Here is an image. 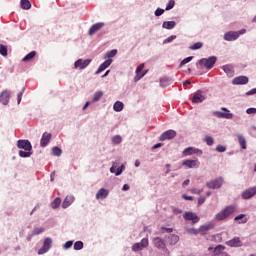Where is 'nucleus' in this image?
Instances as JSON below:
<instances>
[{"instance_id":"obj_10","label":"nucleus","mask_w":256,"mask_h":256,"mask_svg":"<svg viewBox=\"0 0 256 256\" xmlns=\"http://www.w3.org/2000/svg\"><path fill=\"white\" fill-rule=\"evenodd\" d=\"M91 64V59H78L75 63H74V67L75 69H86V67H89V65Z\"/></svg>"},{"instance_id":"obj_42","label":"nucleus","mask_w":256,"mask_h":256,"mask_svg":"<svg viewBox=\"0 0 256 256\" xmlns=\"http://www.w3.org/2000/svg\"><path fill=\"white\" fill-rule=\"evenodd\" d=\"M193 61V56H189L181 61L180 67H183V65H187V63H191Z\"/></svg>"},{"instance_id":"obj_51","label":"nucleus","mask_w":256,"mask_h":256,"mask_svg":"<svg viewBox=\"0 0 256 256\" xmlns=\"http://www.w3.org/2000/svg\"><path fill=\"white\" fill-rule=\"evenodd\" d=\"M164 13H165V10H164V9L158 8V9H156L154 15H155L156 17H161V15H163Z\"/></svg>"},{"instance_id":"obj_47","label":"nucleus","mask_w":256,"mask_h":256,"mask_svg":"<svg viewBox=\"0 0 256 256\" xmlns=\"http://www.w3.org/2000/svg\"><path fill=\"white\" fill-rule=\"evenodd\" d=\"M140 245H142L143 249H145V247H149V239L143 238L140 242Z\"/></svg>"},{"instance_id":"obj_5","label":"nucleus","mask_w":256,"mask_h":256,"mask_svg":"<svg viewBox=\"0 0 256 256\" xmlns=\"http://www.w3.org/2000/svg\"><path fill=\"white\" fill-rule=\"evenodd\" d=\"M223 185V178H217L206 183L208 189H221Z\"/></svg>"},{"instance_id":"obj_11","label":"nucleus","mask_w":256,"mask_h":256,"mask_svg":"<svg viewBox=\"0 0 256 256\" xmlns=\"http://www.w3.org/2000/svg\"><path fill=\"white\" fill-rule=\"evenodd\" d=\"M182 165L188 167V169H198V167L201 165V162H199V160H184Z\"/></svg>"},{"instance_id":"obj_38","label":"nucleus","mask_w":256,"mask_h":256,"mask_svg":"<svg viewBox=\"0 0 256 256\" xmlns=\"http://www.w3.org/2000/svg\"><path fill=\"white\" fill-rule=\"evenodd\" d=\"M81 249H83V241H76L74 243V250L81 251Z\"/></svg>"},{"instance_id":"obj_29","label":"nucleus","mask_w":256,"mask_h":256,"mask_svg":"<svg viewBox=\"0 0 256 256\" xmlns=\"http://www.w3.org/2000/svg\"><path fill=\"white\" fill-rule=\"evenodd\" d=\"M123 107H125V105L123 104V102L121 101H116L114 103L113 109L114 111H116L117 113H119V111H123Z\"/></svg>"},{"instance_id":"obj_27","label":"nucleus","mask_w":256,"mask_h":256,"mask_svg":"<svg viewBox=\"0 0 256 256\" xmlns=\"http://www.w3.org/2000/svg\"><path fill=\"white\" fill-rule=\"evenodd\" d=\"M154 245L158 249H165V242L161 238H155L154 239Z\"/></svg>"},{"instance_id":"obj_26","label":"nucleus","mask_w":256,"mask_h":256,"mask_svg":"<svg viewBox=\"0 0 256 256\" xmlns=\"http://www.w3.org/2000/svg\"><path fill=\"white\" fill-rule=\"evenodd\" d=\"M177 23L175 21H165L162 24L163 29H175Z\"/></svg>"},{"instance_id":"obj_33","label":"nucleus","mask_w":256,"mask_h":256,"mask_svg":"<svg viewBox=\"0 0 256 256\" xmlns=\"http://www.w3.org/2000/svg\"><path fill=\"white\" fill-rule=\"evenodd\" d=\"M223 251H225V246L223 245H218L215 249H214V256L217 255H221V253H223Z\"/></svg>"},{"instance_id":"obj_46","label":"nucleus","mask_w":256,"mask_h":256,"mask_svg":"<svg viewBox=\"0 0 256 256\" xmlns=\"http://www.w3.org/2000/svg\"><path fill=\"white\" fill-rule=\"evenodd\" d=\"M175 7V0H170L169 3L166 6V11H171Z\"/></svg>"},{"instance_id":"obj_55","label":"nucleus","mask_w":256,"mask_h":256,"mask_svg":"<svg viewBox=\"0 0 256 256\" xmlns=\"http://www.w3.org/2000/svg\"><path fill=\"white\" fill-rule=\"evenodd\" d=\"M199 231H200L201 233H205V231H209V226H207V225L201 226V227L199 228Z\"/></svg>"},{"instance_id":"obj_57","label":"nucleus","mask_w":256,"mask_h":256,"mask_svg":"<svg viewBox=\"0 0 256 256\" xmlns=\"http://www.w3.org/2000/svg\"><path fill=\"white\" fill-rule=\"evenodd\" d=\"M238 34V37H240V35H245V33H247L246 29H241L239 31L236 32Z\"/></svg>"},{"instance_id":"obj_45","label":"nucleus","mask_w":256,"mask_h":256,"mask_svg":"<svg viewBox=\"0 0 256 256\" xmlns=\"http://www.w3.org/2000/svg\"><path fill=\"white\" fill-rule=\"evenodd\" d=\"M143 249V246L141 245V243H135L132 246V251H141Z\"/></svg>"},{"instance_id":"obj_35","label":"nucleus","mask_w":256,"mask_h":256,"mask_svg":"<svg viewBox=\"0 0 256 256\" xmlns=\"http://www.w3.org/2000/svg\"><path fill=\"white\" fill-rule=\"evenodd\" d=\"M170 245H176L179 242V237L175 234L170 235Z\"/></svg>"},{"instance_id":"obj_2","label":"nucleus","mask_w":256,"mask_h":256,"mask_svg":"<svg viewBox=\"0 0 256 256\" xmlns=\"http://www.w3.org/2000/svg\"><path fill=\"white\" fill-rule=\"evenodd\" d=\"M235 206H226L222 211L215 215L216 221H225L228 217H231L235 213Z\"/></svg>"},{"instance_id":"obj_15","label":"nucleus","mask_w":256,"mask_h":256,"mask_svg":"<svg viewBox=\"0 0 256 256\" xmlns=\"http://www.w3.org/2000/svg\"><path fill=\"white\" fill-rule=\"evenodd\" d=\"M255 195H256V186L245 190L242 193V199H251V197H255Z\"/></svg>"},{"instance_id":"obj_21","label":"nucleus","mask_w":256,"mask_h":256,"mask_svg":"<svg viewBox=\"0 0 256 256\" xmlns=\"http://www.w3.org/2000/svg\"><path fill=\"white\" fill-rule=\"evenodd\" d=\"M109 197V190L105 188H101L97 193H96V199H107Z\"/></svg>"},{"instance_id":"obj_58","label":"nucleus","mask_w":256,"mask_h":256,"mask_svg":"<svg viewBox=\"0 0 256 256\" xmlns=\"http://www.w3.org/2000/svg\"><path fill=\"white\" fill-rule=\"evenodd\" d=\"M205 203V197L198 198V205H203Z\"/></svg>"},{"instance_id":"obj_49","label":"nucleus","mask_w":256,"mask_h":256,"mask_svg":"<svg viewBox=\"0 0 256 256\" xmlns=\"http://www.w3.org/2000/svg\"><path fill=\"white\" fill-rule=\"evenodd\" d=\"M187 233H189L190 235H198L199 234V230H197L195 228H188L187 229Z\"/></svg>"},{"instance_id":"obj_48","label":"nucleus","mask_w":256,"mask_h":256,"mask_svg":"<svg viewBox=\"0 0 256 256\" xmlns=\"http://www.w3.org/2000/svg\"><path fill=\"white\" fill-rule=\"evenodd\" d=\"M216 151H217L218 153H225V151H227V148H226L225 146H223V145H218V146L216 147Z\"/></svg>"},{"instance_id":"obj_60","label":"nucleus","mask_w":256,"mask_h":256,"mask_svg":"<svg viewBox=\"0 0 256 256\" xmlns=\"http://www.w3.org/2000/svg\"><path fill=\"white\" fill-rule=\"evenodd\" d=\"M23 91H25V90H23ZM23 91L20 92V93L18 94V96H17L18 103H21V99H22V97H23Z\"/></svg>"},{"instance_id":"obj_22","label":"nucleus","mask_w":256,"mask_h":256,"mask_svg":"<svg viewBox=\"0 0 256 256\" xmlns=\"http://www.w3.org/2000/svg\"><path fill=\"white\" fill-rule=\"evenodd\" d=\"M205 101V96L201 94V92L194 93V96L192 97V103H203Z\"/></svg>"},{"instance_id":"obj_43","label":"nucleus","mask_w":256,"mask_h":256,"mask_svg":"<svg viewBox=\"0 0 256 256\" xmlns=\"http://www.w3.org/2000/svg\"><path fill=\"white\" fill-rule=\"evenodd\" d=\"M205 143L207 145H209L211 147V145H213V143H215V141L213 140V137L211 136H206L204 139Z\"/></svg>"},{"instance_id":"obj_56","label":"nucleus","mask_w":256,"mask_h":256,"mask_svg":"<svg viewBox=\"0 0 256 256\" xmlns=\"http://www.w3.org/2000/svg\"><path fill=\"white\" fill-rule=\"evenodd\" d=\"M121 173H123V166L117 168L115 175L119 176V175H121Z\"/></svg>"},{"instance_id":"obj_39","label":"nucleus","mask_w":256,"mask_h":256,"mask_svg":"<svg viewBox=\"0 0 256 256\" xmlns=\"http://www.w3.org/2000/svg\"><path fill=\"white\" fill-rule=\"evenodd\" d=\"M0 55L7 57V46L0 44Z\"/></svg>"},{"instance_id":"obj_19","label":"nucleus","mask_w":256,"mask_h":256,"mask_svg":"<svg viewBox=\"0 0 256 256\" xmlns=\"http://www.w3.org/2000/svg\"><path fill=\"white\" fill-rule=\"evenodd\" d=\"M226 245H228V247H241L243 242H241L239 237H234L232 240L227 241Z\"/></svg>"},{"instance_id":"obj_31","label":"nucleus","mask_w":256,"mask_h":256,"mask_svg":"<svg viewBox=\"0 0 256 256\" xmlns=\"http://www.w3.org/2000/svg\"><path fill=\"white\" fill-rule=\"evenodd\" d=\"M59 205H61V198L57 197L51 203V208L52 209H59Z\"/></svg>"},{"instance_id":"obj_41","label":"nucleus","mask_w":256,"mask_h":256,"mask_svg":"<svg viewBox=\"0 0 256 256\" xmlns=\"http://www.w3.org/2000/svg\"><path fill=\"white\" fill-rule=\"evenodd\" d=\"M45 231V228H35L32 232V236H35V235H41V233H43Z\"/></svg>"},{"instance_id":"obj_63","label":"nucleus","mask_w":256,"mask_h":256,"mask_svg":"<svg viewBox=\"0 0 256 256\" xmlns=\"http://www.w3.org/2000/svg\"><path fill=\"white\" fill-rule=\"evenodd\" d=\"M117 166H115V164L110 168V173H116L115 169Z\"/></svg>"},{"instance_id":"obj_40","label":"nucleus","mask_w":256,"mask_h":256,"mask_svg":"<svg viewBox=\"0 0 256 256\" xmlns=\"http://www.w3.org/2000/svg\"><path fill=\"white\" fill-rule=\"evenodd\" d=\"M121 141H123V139L121 138L120 135H116L112 137V143H114V145H119Z\"/></svg>"},{"instance_id":"obj_62","label":"nucleus","mask_w":256,"mask_h":256,"mask_svg":"<svg viewBox=\"0 0 256 256\" xmlns=\"http://www.w3.org/2000/svg\"><path fill=\"white\" fill-rule=\"evenodd\" d=\"M189 183H191V180L186 179V180L183 182L182 186H183V187H187V185H189Z\"/></svg>"},{"instance_id":"obj_37","label":"nucleus","mask_w":256,"mask_h":256,"mask_svg":"<svg viewBox=\"0 0 256 256\" xmlns=\"http://www.w3.org/2000/svg\"><path fill=\"white\" fill-rule=\"evenodd\" d=\"M203 44L201 42H196L192 46L189 47L191 51H197V49H201Z\"/></svg>"},{"instance_id":"obj_34","label":"nucleus","mask_w":256,"mask_h":256,"mask_svg":"<svg viewBox=\"0 0 256 256\" xmlns=\"http://www.w3.org/2000/svg\"><path fill=\"white\" fill-rule=\"evenodd\" d=\"M61 153H63V150H61V148L57 146L52 148V155H55V157H61Z\"/></svg>"},{"instance_id":"obj_8","label":"nucleus","mask_w":256,"mask_h":256,"mask_svg":"<svg viewBox=\"0 0 256 256\" xmlns=\"http://www.w3.org/2000/svg\"><path fill=\"white\" fill-rule=\"evenodd\" d=\"M182 155L184 157H189V155H203V151H201L195 147H188L183 150Z\"/></svg>"},{"instance_id":"obj_44","label":"nucleus","mask_w":256,"mask_h":256,"mask_svg":"<svg viewBox=\"0 0 256 256\" xmlns=\"http://www.w3.org/2000/svg\"><path fill=\"white\" fill-rule=\"evenodd\" d=\"M115 55H117L116 49L106 52V57H108V59H111V57H115Z\"/></svg>"},{"instance_id":"obj_9","label":"nucleus","mask_w":256,"mask_h":256,"mask_svg":"<svg viewBox=\"0 0 256 256\" xmlns=\"http://www.w3.org/2000/svg\"><path fill=\"white\" fill-rule=\"evenodd\" d=\"M183 218L186 221H192V225H195V223H199V216L193 212H185L183 214Z\"/></svg>"},{"instance_id":"obj_32","label":"nucleus","mask_w":256,"mask_h":256,"mask_svg":"<svg viewBox=\"0 0 256 256\" xmlns=\"http://www.w3.org/2000/svg\"><path fill=\"white\" fill-rule=\"evenodd\" d=\"M101 97H103V91L95 92V94L92 98V103H97V101H99V99H101Z\"/></svg>"},{"instance_id":"obj_7","label":"nucleus","mask_w":256,"mask_h":256,"mask_svg":"<svg viewBox=\"0 0 256 256\" xmlns=\"http://www.w3.org/2000/svg\"><path fill=\"white\" fill-rule=\"evenodd\" d=\"M53 245V240L51 238H45L42 248L38 250V255H45Z\"/></svg>"},{"instance_id":"obj_17","label":"nucleus","mask_w":256,"mask_h":256,"mask_svg":"<svg viewBox=\"0 0 256 256\" xmlns=\"http://www.w3.org/2000/svg\"><path fill=\"white\" fill-rule=\"evenodd\" d=\"M111 63H113V59H108L106 61H104L98 68V70L95 72V75H99V73H103V71H105V69H107V67L111 66Z\"/></svg>"},{"instance_id":"obj_20","label":"nucleus","mask_w":256,"mask_h":256,"mask_svg":"<svg viewBox=\"0 0 256 256\" xmlns=\"http://www.w3.org/2000/svg\"><path fill=\"white\" fill-rule=\"evenodd\" d=\"M225 41H237L239 39V34L233 31L227 32L224 35Z\"/></svg>"},{"instance_id":"obj_6","label":"nucleus","mask_w":256,"mask_h":256,"mask_svg":"<svg viewBox=\"0 0 256 256\" xmlns=\"http://www.w3.org/2000/svg\"><path fill=\"white\" fill-rule=\"evenodd\" d=\"M175 137H177L175 130H167L160 135L159 141H170L171 139H175Z\"/></svg>"},{"instance_id":"obj_4","label":"nucleus","mask_w":256,"mask_h":256,"mask_svg":"<svg viewBox=\"0 0 256 256\" xmlns=\"http://www.w3.org/2000/svg\"><path fill=\"white\" fill-rule=\"evenodd\" d=\"M215 63H217V57L215 56L204 58L199 61V64L204 65L206 69H213V65H215Z\"/></svg>"},{"instance_id":"obj_50","label":"nucleus","mask_w":256,"mask_h":256,"mask_svg":"<svg viewBox=\"0 0 256 256\" xmlns=\"http://www.w3.org/2000/svg\"><path fill=\"white\" fill-rule=\"evenodd\" d=\"M190 192L194 195H201V193H203V189L192 188Z\"/></svg>"},{"instance_id":"obj_64","label":"nucleus","mask_w":256,"mask_h":256,"mask_svg":"<svg viewBox=\"0 0 256 256\" xmlns=\"http://www.w3.org/2000/svg\"><path fill=\"white\" fill-rule=\"evenodd\" d=\"M122 190L123 191H129V186L127 184H125L123 187H122Z\"/></svg>"},{"instance_id":"obj_61","label":"nucleus","mask_w":256,"mask_h":256,"mask_svg":"<svg viewBox=\"0 0 256 256\" xmlns=\"http://www.w3.org/2000/svg\"><path fill=\"white\" fill-rule=\"evenodd\" d=\"M182 197H183V199H185L186 201H193V197H192V196L183 195Z\"/></svg>"},{"instance_id":"obj_59","label":"nucleus","mask_w":256,"mask_h":256,"mask_svg":"<svg viewBox=\"0 0 256 256\" xmlns=\"http://www.w3.org/2000/svg\"><path fill=\"white\" fill-rule=\"evenodd\" d=\"M246 95H256V88H254V89L248 91V92L246 93Z\"/></svg>"},{"instance_id":"obj_23","label":"nucleus","mask_w":256,"mask_h":256,"mask_svg":"<svg viewBox=\"0 0 256 256\" xmlns=\"http://www.w3.org/2000/svg\"><path fill=\"white\" fill-rule=\"evenodd\" d=\"M223 71L228 75V77H233L235 75V68L231 65H225L222 67Z\"/></svg>"},{"instance_id":"obj_25","label":"nucleus","mask_w":256,"mask_h":256,"mask_svg":"<svg viewBox=\"0 0 256 256\" xmlns=\"http://www.w3.org/2000/svg\"><path fill=\"white\" fill-rule=\"evenodd\" d=\"M74 198L72 196H66L62 203V208L67 209V207H70V205L73 203Z\"/></svg>"},{"instance_id":"obj_36","label":"nucleus","mask_w":256,"mask_h":256,"mask_svg":"<svg viewBox=\"0 0 256 256\" xmlns=\"http://www.w3.org/2000/svg\"><path fill=\"white\" fill-rule=\"evenodd\" d=\"M235 221H239V223H247V218H245V214H240L234 218Z\"/></svg>"},{"instance_id":"obj_1","label":"nucleus","mask_w":256,"mask_h":256,"mask_svg":"<svg viewBox=\"0 0 256 256\" xmlns=\"http://www.w3.org/2000/svg\"><path fill=\"white\" fill-rule=\"evenodd\" d=\"M17 147L18 149H24V151H19L20 157H31V151L33 149V146L31 145V142L29 140H18Z\"/></svg>"},{"instance_id":"obj_13","label":"nucleus","mask_w":256,"mask_h":256,"mask_svg":"<svg viewBox=\"0 0 256 256\" xmlns=\"http://www.w3.org/2000/svg\"><path fill=\"white\" fill-rule=\"evenodd\" d=\"M249 78L247 76H238L232 80V85H247Z\"/></svg>"},{"instance_id":"obj_16","label":"nucleus","mask_w":256,"mask_h":256,"mask_svg":"<svg viewBox=\"0 0 256 256\" xmlns=\"http://www.w3.org/2000/svg\"><path fill=\"white\" fill-rule=\"evenodd\" d=\"M143 69H145V64H140L136 68V76L134 77V81H139V80L143 79V77H145V74L147 72H144V73L141 74V71H143Z\"/></svg>"},{"instance_id":"obj_54","label":"nucleus","mask_w":256,"mask_h":256,"mask_svg":"<svg viewBox=\"0 0 256 256\" xmlns=\"http://www.w3.org/2000/svg\"><path fill=\"white\" fill-rule=\"evenodd\" d=\"M174 39H177V36L172 35L164 40V43H171V41H174Z\"/></svg>"},{"instance_id":"obj_14","label":"nucleus","mask_w":256,"mask_h":256,"mask_svg":"<svg viewBox=\"0 0 256 256\" xmlns=\"http://www.w3.org/2000/svg\"><path fill=\"white\" fill-rule=\"evenodd\" d=\"M51 133L45 132L40 140V147H47L49 145V142L51 141Z\"/></svg>"},{"instance_id":"obj_18","label":"nucleus","mask_w":256,"mask_h":256,"mask_svg":"<svg viewBox=\"0 0 256 256\" xmlns=\"http://www.w3.org/2000/svg\"><path fill=\"white\" fill-rule=\"evenodd\" d=\"M10 98H11V94L9 93V91L4 90L0 95V103L2 105H7L9 103Z\"/></svg>"},{"instance_id":"obj_12","label":"nucleus","mask_w":256,"mask_h":256,"mask_svg":"<svg viewBox=\"0 0 256 256\" xmlns=\"http://www.w3.org/2000/svg\"><path fill=\"white\" fill-rule=\"evenodd\" d=\"M105 27V23L103 22H98L96 24H93L91 28L89 29L88 35H95L97 31H101Z\"/></svg>"},{"instance_id":"obj_3","label":"nucleus","mask_w":256,"mask_h":256,"mask_svg":"<svg viewBox=\"0 0 256 256\" xmlns=\"http://www.w3.org/2000/svg\"><path fill=\"white\" fill-rule=\"evenodd\" d=\"M224 111V112H221ZM221 111H214L213 115L218 119H233V113L229 111V109L222 107Z\"/></svg>"},{"instance_id":"obj_53","label":"nucleus","mask_w":256,"mask_h":256,"mask_svg":"<svg viewBox=\"0 0 256 256\" xmlns=\"http://www.w3.org/2000/svg\"><path fill=\"white\" fill-rule=\"evenodd\" d=\"M71 247H73V241H67L64 244V249H71Z\"/></svg>"},{"instance_id":"obj_28","label":"nucleus","mask_w":256,"mask_h":256,"mask_svg":"<svg viewBox=\"0 0 256 256\" xmlns=\"http://www.w3.org/2000/svg\"><path fill=\"white\" fill-rule=\"evenodd\" d=\"M21 9L25 11H29L31 9V2L29 0H21L20 1Z\"/></svg>"},{"instance_id":"obj_30","label":"nucleus","mask_w":256,"mask_h":256,"mask_svg":"<svg viewBox=\"0 0 256 256\" xmlns=\"http://www.w3.org/2000/svg\"><path fill=\"white\" fill-rule=\"evenodd\" d=\"M238 142L242 149H247V140H245V137L238 135Z\"/></svg>"},{"instance_id":"obj_52","label":"nucleus","mask_w":256,"mask_h":256,"mask_svg":"<svg viewBox=\"0 0 256 256\" xmlns=\"http://www.w3.org/2000/svg\"><path fill=\"white\" fill-rule=\"evenodd\" d=\"M246 113H247L248 115H255V114H256V108H248V109L246 110Z\"/></svg>"},{"instance_id":"obj_24","label":"nucleus","mask_w":256,"mask_h":256,"mask_svg":"<svg viewBox=\"0 0 256 256\" xmlns=\"http://www.w3.org/2000/svg\"><path fill=\"white\" fill-rule=\"evenodd\" d=\"M37 55L36 51H31L30 53H28L23 59L22 61L24 63H29V61H33V59H35V56Z\"/></svg>"}]
</instances>
